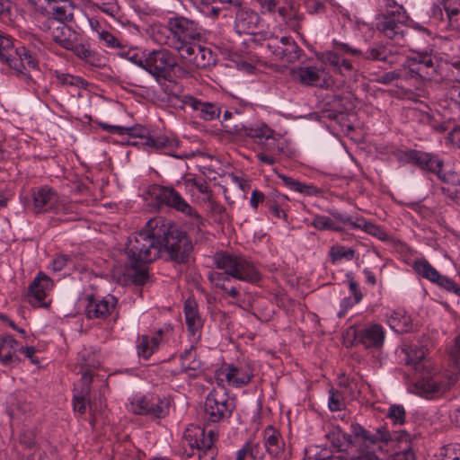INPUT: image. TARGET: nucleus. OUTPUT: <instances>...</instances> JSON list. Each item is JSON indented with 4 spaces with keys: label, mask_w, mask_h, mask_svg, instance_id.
Wrapping results in <instances>:
<instances>
[{
    "label": "nucleus",
    "mask_w": 460,
    "mask_h": 460,
    "mask_svg": "<svg viewBox=\"0 0 460 460\" xmlns=\"http://www.w3.org/2000/svg\"><path fill=\"white\" fill-rule=\"evenodd\" d=\"M146 226L149 230L128 237L125 247L128 267L146 265L162 257L160 220H149Z\"/></svg>",
    "instance_id": "f257e3e1"
},
{
    "label": "nucleus",
    "mask_w": 460,
    "mask_h": 460,
    "mask_svg": "<svg viewBox=\"0 0 460 460\" xmlns=\"http://www.w3.org/2000/svg\"><path fill=\"white\" fill-rule=\"evenodd\" d=\"M353 440L366 447H371L384 444L388 446L393 443L399 445L400 451L394 455V460H413L414 453L410 445V434L405 430L390 432L386 426L381 425L373 430L365 429L358 423L350 426Z\"/></svg>",
    "instance_id": "f03ea898"
},
{
    "label": "nucleus",
    "mask_w": 460,
    "mask_h": 460,
    "mask_svg": "<svg viewBox=\"0 0 460 460\" xmlns=\"http://www.w3.org/2000/svg\"><path fill=\"white\" fill-rule=\"evenodd\" d=\"M160 230L162 256L178 265L187 264L193 251L188 234L172 221L160 220Z\"/></svg>",
    "instance_id": "7ed1b4c3"
},
{
    "label": "nucleus",
    "mask_w": 460,
    "mask_h": 460,
    "mask_svg": "<svg viewBox=\"0 0 460 460\" xmlns=\"http://www.w3.org/2000/svg\"><path fill=\"white\" fill-rule=\"evenodd\" d=\"M217 269L222 270L231 279L251 284L258 283L261 274L257 266L243 255L217 252L213 256Z\"/></svg>",
    "instance_id": "20e7f679"
},
{
    "label": "nucleus",
    "mask_w": 460,
    "mask_h": 460,
    "mask_svg": "<svg viewBox=\"0 0 460 460\" xmlns=\"http://www.w3.org/2000/svg\"><path fill=\"white\" fill-rule=\"evenodd\" d=\"M227 131L239 136L248 137L253 142L261 146L263 150L275 153L279 151V139L275 136V132L269 126L264 123H257L254 125L245 126L242 123L239 124H225L223 125Z\"/></svg>",
    "instance_id": "39448f33"
},
{
    "label": "nucleus",
    "mask_w": 460,
    "mask_h": 460,
    "mask_svg": "<svg viewBox=\"0 0 460 460\" xmlns=\"http://www.w3.org/2000/svg\"><path fill=\"white\" fill-rule=\"evenodd\" d=\"M165 29L169 31L170 35L164 36L160 30L155 34V40L159 44H169L178 38L179 40L199 41L202 37L198 22L183 16L169 18Z\"/></svg>",
    "instance_id": "423d86ee"
},
{
    "label": "nucleus",
    "mask_w": 460,
    "mask_h": 460,
    "mask_svg": "<svg viewBox=\"0 0 460 460\" xmlns=\"http://www.w3.org/2000/svg\"><path fill=\"white\" fill-rule=\"evenodd\" d=\"M184 440L192 449L198 450L199 460H215L217 456V448L215 442L217 435L210 429L206 432L205 428L198 425L188 427L183 435Z\"/></svg>",
    "instance_id": "0eeeda50"
},
{
    "label": "nucleus",
    "mask_w": 460,
    "mask_h": 460,
    "mask_svg": "<svg viewBox=\"0 0 460 460\" xmlns=\"http://www.w3.org/2000/svg\"><path fill=\"white\" fill-rule=\"evenodd\" d=\"M176 66L175 56L166 49H155L146 57L145 70L157 82L170 81L172 77V72Z\"/></svg>",
    "instance_id": "6e6552de"
},
{
    "label": "nucleus",
    "mask_w": 460,
    "mask_h": 460,
    "mask_svg": "<svg viewBox=\"0 0 460 460\" xmlns=\"http://www.w3.org/2000/svg\"><path fill=\"white\" fill-rule=\"evenodd\" d=\"M253 364L249 360H242L234 364H224L216 372L217 384L226 383L234 388H241L249 385L254 376Z\"/></svg>",
    "instance_id": "1a4fd4ad"
},
{
    "label": "nucleus",
    "mask_w": 460,
    "mask_h": 460,
    "mask_svg": "<svg viewBox=\"0 0 460 460\" xmlns=\"http://www.w3.org/2000/svg\"><path fill=\"white\" fill-rule=\"evenodd\" d=\"M234 405L230 402L226 392L213 389L207 395L204 402L205 418L208 422L217 423L229 419Z\"/></svg>",
    "instance_id": "9d476101"
},
{
    "label": "nucleus",
    "mask_w": 460,
    "mask_h": 460,
    "mask_svg": "<svg viewBox=\"0 0 460 460\" xmlns=\"http://www.w3.org/2000/svg\"><path fill=\"white\" fill-rule=\"evenodd\" d=\"M456 378L443 373H433L422 376L415 384L418 394L426 398H436L447 392Z\"/></svg>",
    "instance_id": "9b49d317"
},
{
    "label": "nucleus",
    "mask_w": 460,
    "mask_h": 460,
    "mask_svg": "<svg viewBox=\"0 0 460 460\" xmlns=\"http://www.w3.org/2000/svg\"><path fill=\"white\" fill-rule=\"evenodd\" d=\"M151 193L160 205H165L185 215L200 218L181 195L170 186L154 185Z\"/></svg>",
    "instance_id": "f8f14e48"
},
{
    "label": "nucleus",
    "mask_w": 460,
    "mask_h": 460,
    "mask_svg": "<svg viewBox=\"0 0 460 460\" xmlns=\"http://www.w3.org/2000/svg\"><path fill=\"white\" fill-rule=\"evenodd\" d=\"M132 411L138 415L162 419L169 414L170 402L165 397L157 395H143L137 397L131 402Z\"/></svg>",
    "instance_id": "ddd939ff"
},
{
    "label": "nucleus",
    "mask_w": 460,
    "mask_h": 460,
    "mask_svg": "<svg viewBox=\"0 0 460 460\" xmlns=\"http://www.w3.org/2000/svg\"><path fill=\"white\" fill-rule=\"evenodd\" d=\"M408 19L406 12H398L395 16L380 15L376 28L385 37L394 40L396 44L402 45L405 34L409 30L406 26Z\"/></svg>",
    "instance_id": "4468645a"
},
{
    "label": "nucleus",
    "mask_w": 460,
    "mask_h": 460,
    "mask_svg": "<svg viewBox=\"0 0 460 460\" xmlns=\"http://www.w3.org/2000/svg\"><path fill=\"white\" fill-rule=\"evenodd\" d=\"M348 335L353 336L354 341L366 349H379L385 341V331L379 324H370L359 330L350 327Z\"/></svg>",
    "instance_id": "2eb2a0df"
},
{
    "label": "nucleus",
    "mask_w": 460,
    "mask_h": 460,
    "mask_svg": "<svg viewBox=\"0 0 460 460\" xmlns=\"http://www.w3.org/2000/svg\"><path fill=\"white\" fill-rule=\"evenodd\" d=\"M14 54L15 56L12 59H7L9 67L15 70L18 75H23L28 81H33L31 75L26 74L25 70H40L39 60L35 54L24 46L16 48Z\"/></svg>",
    "instance_id": "dca6fc26"
},
{
    "label": "nucleus",
    "mask_w": 460,
    "mask_h": 460,
    "mask_svg": "<svg viewBox=\"0 0 460 460\" xmlns=\"http://www.w3.org/2000/svg\"><path fill=\"white\" fill-rule=\"evenodd\" d=\"M183 108H190L199 119L209 121L218 119L221 114V107L217 102H203L190 94H184L181 97Z\"/></svg>",
    "instance_id": "f3484780"
},
{
    "label": "nucleus",
    "mask_w": 460,
    "mask_h": 460,
    "mask_svg": "<svg viewBox=\"0 0 460 460\" xmlns=\"http://www.w3.org/2000/svg\"><path fill=\"white\" fill-rule=\"evenodd\" d=\"M409 163L413 164L420 170L432 172L438 176L442 173L444 162L438 155L417 149H410L405 152Z\"/></svg>",
    "instance_id": "a211bd4d"
},
{
    "label": "nucleus",
    "mask_w": 460,
    "mask_h": 460,
    "mask_svg": "<svg viewBox=\"0 0 460 460\" xmlns=\"http://www.w3.org/2000/svg\"><path fill=\"white\" fill-rule=\"evenodd\" d=\"M408 60L417 71L419 81H430L437 75L438 66L434 62V57L428 51H414L409 56Z\"/></svg>",
    "instance_id": "6ab92c4d"
},
{
    "label": "nucleus",
    "mask_w": 460,
    "mask_h": 460,
    "mask_svg": "<svg viewBox=\"0 0 460 460\" xmlns=\"http://www.w3.org/2000/svg\"><path fill=\"white\" fill-rule=\"evenodd\" d=\"M117 304L118 299L110 294L102 298L90 296L85 315L89 319H106L115 310Z\"/></svg>",
    "instance_id": "aec40b11"
},
{
    "label": "nucleus",
    "mask_w": 460,
    "mask_h": 460,
    "mask_svg": "<svg viewBox=\"0 0 460 460\" xmlns=\"http://www.w3.org/2000/svg\"><path fill=\"white\" fill-rule=\"evenodd\" d=\"M43 29L49 31L52 40L65 49H72V41L77 39V34L66 23L55 20H46Z\"/></svg>",
    "instance_id": "412c9836"
},
{
    "label": "nucleus",
    "mask_w": 460,
    "mask_h": 460,
    "mask_svg": "<svg viewBox=\"0 0 460 460\" xmlns=\"http://www.w3.org/2000/svg\"><path fill=\"white\" fill-rule=\"evenodd\" d=\"M276 13L290 30L299 31L304 15L295 7L293 0H279L274 10Z\"/></svg>",
    "instance_id": "4be33fe9"
},
{
    "label": "nucleus",
    "mask_w": 460,
    "mask_h": 460,
    "mask_svg": "<svg viewBox=\"0 0 460 460\" xmlns=\"http://www.w3.org/2000/svg\"><path fill=\"white\" fill-rule=\"evenodd\" d=\"M298 81L305 85L312 87L324 88L328 85V73L323 67L317 66H300L296 71Z\"/></svg>",
    "instance_id": "5701e85b"
},
{
    "label": "nucleus",
    "mask_w": 460,
    "mask_h": 460,
    "mask_svg": "<svg viewBox=\"0 0 460 460\" xmlns=\"http://www.w3.org/2000/svg\"><path fill=\"white\" fill-rule=\"evenodd\" d=\"M33 207L36 213L58 211V196L49 187H40L33 191Z\"/></svg>",
    "instance_id": "b1692460"
},
{
    "label": "nucleus",
    "mask_w": 460,
    "mask_h": 460,
    "mask_svg": "<svg viewBox=\"0 0 460 460\" xmlns=\"http://www.w3.org/2000/svg\"><path fill=\"white\" fill-rule=\"evenodd\" d=\"M18 341L9 334L0 337V362L4 366L13 367L21 362L17 356Z\"/></svg>",
    "instance_id": "393cba45"
},
{
    "label": "nucleus",
    "mask_w": 460,
    "mask_h": 460,
    "mask_svg": "<svg viewBox=\"0 0 460 460\" xmlns=\"http://www.w3.org/2000/svg\"><path fill=\"white\" fill-rule=\"evenodd\" d=\"M52 279L46 274L40 272L29 286L28 296L30 302L32 303L31 299H34L37 303H41L48 293L53 288Z\"/></svg>",
    "instance_id": "a878e982"
},
{
    "label": "nucleus",
    "mask_w": 460,
    "mask_h": 460,
    "mask_svg": "<svg viewBox=\"0 0 460 460\" xmlns=\"http://www.w3.org/2000/svg\"><path fill=\"white\" fill-rule=\"evenodd\" d=\"M262 433L266 452L273 457H280L285 449V442L281 434L270 425L267 426Z\"/></svg>",
    "instance_id": "bb28decb"
},
{
    "label": "nucleus",
    "mask_w": 460,
    "mask_h": 460,
    "mask_svg": "<svg viewBox=\"0 0 460 460\" xmlns=\"http://www.w3.org/2000/svg\"><path fill=\"white\" fill-rule=\"evenodd\" d=\"M428 349L423 345L412 344L402 349L404 355L403 360L406 365L412 366L416 371H420L424 367V359Z\"/></svg>",
    "instance_id": "cd10ccee"
},
{
    "label": "nucleus",
    "mask_w": 460,
    "mask_h": 460,
    "mask_svg": "<svg viewBox=\"0 0 460 460\" xmlns=\"http://www.w3.org/2000/svg\"><path fill=\"white\" fill-rule=\"evenodd\" d=\"M208 279L215 288L221 289L229 296L233 298H238L240 296L238 287L231 285L233 279L226 273L210 270L208 273Z\"/></svg>",
    "instance_id": "c85d7f7f"
},
{
    "label": "nucleus",
    "mask_w": 460,
    "mask_h": 460,
    "mask_svg": "<svg viewBox=\"0 0 460 460\" xmlns=\"http://www.w3.org/2000/svg\"><path fill=\"white\" fill-rule=\"evenodd\" d=\"M163 335V330L159 329L152 337L142 335L137 339V355L144 359H148L159 348Z\"/></svg>",
    "instance_id": "c756f323"
},
{
    "label": "nucleus",
    "mask_w": 460,
    "mask_h": 460,
    "mask_svg": "<svg viewBox=\"0 0 460 460\" xmlns=\"http://www.w3.org/2000/svg\"><path fill=\"white\" fill-rule=\"evenodd\" d=\"M362 57L370 61H382L389 65L395 63V57L386 45L382 43H374L369 46L364 52L361 51Z\"/></svg>",
    "instance_id": "7c9ffc66"
},
{
    "label": "nucleus",
    "mask_w": 460,
    "mask_h": 460,
    "mask_svg": "<svg viewBox=\"0 0 460 460\" xmlns=\"http://www.w3.org/2000/svg\"><path fill=\"white\" fill-rule=\"evenodd\" d=\"M183 311L188 330L192 335H195L203 326V321L199 315L196 301L188 298L184 302Z\"/></svg>",
    "instance_id": "2f4dec72"
},
{
    "label": "nucleus",
    "mask_w": 460,
    "mask_h": 460,
    "mask_svg": "<svg viewBox=\"0 0 460 460\" xmlns=\"http://www.w3.org/2000/svg\"><path fill=\"white\" fill-rule=\"evenodd\" d=\"M142 144L154 151H164L172 156L180 157L179 155L171 154V152L178 146V141L165 135L148 136L145 137Z\"/></svg>",
    "instance_id": "473e14b6"
},
{
    "label": "nucleus",
    "mask_w": 460,
    "mask_h": 460,
    "mask_svg": "<svg viewBox=\"0 0 460 460\" xmlns=\"http://www.w3.org/2000/svg\"><path fill=\"white\" fill-rule=\"evenodd\" d=\"M82 381L84 383L82 390L80 393H75L74 394L73 405L75 411L80 414H84L86 411L87 402L89 404L90 411L93 410V405L87 399V396L90 394V384L93 381L92 374L90 372H85L82 376Z\"/></svg>",
    "instance_id": "72a5a7b5"
},
{
    "label": "nucleus",
    "mask_w": 460,
    "mask_h": 460,
    "mask_svg": "<svg viewBox=\"0 0 460 460\" xmlns=\"http://www.w3.org/2000/svg\"><path fill=\"white\" fill-rule=\"evenodd\" d=\"M326 438L338 452L346 451L355 445L352 433L347 434L339 427H332L326 434Z\"/></svg>",
    "instance_id": "f704fd0d"
},
{
    "label": "nucleus",
    "mask_w": 460,
    "mask_h": 460,
    "mask_svg": "<svg viewBox=\"0 0 460 460\" xmlns=\"http://www.w3.org/2000/svg\"><path fill=\"white\" fill-rule=\"evenodd\" d=\"M260 22L259 15L252 10H241L235 18V26L240 32L254 34Z\"/></svg>",
    "instance_id": "c9c22d12"
},
{
    "label": "nucleus",
    "mask_w": 460,
    "mask_h": 460,
    "mask_svg": "<svg viewBox=\"0 0 460 460\" xmlns=\"http://www.w3.org/2000/svg\"><path fill=\"white\" fill-rule=\"evenodd\" d=\"M438 178L442 181L441 192L451 200L460 199V181L454 172L441 173Z\"/></svg>",
    "instance_id": "e433bc0d"
},
{
    "label": "nucleus",
    "mask_w": 460,
    "mask_h": 460,
    "mask_svg": "<svg viewBox=\"0 0 460 460\" xmlns=\"http://www.w3.org/2000/svg\"><path fill=\"white\" fill-rule=\"evenodd\" d=\"M99 127L104 131L110 134H116L119 136L128 135L132 137H141L145 139V134L146 129L140 125H135L132 127H122V126H115L110 125L105 122H99Z\"/></svg>",
    "instance_id": "4c0bfd02"
},
{
    "label": "nucleus",
    "mask_w": 460,
    "mask_h": 460,
    "mask_svg": "<svg viewBox=\"0 0 460 460\" xmlns=\"http://www.w3.org/2000/svg\"><path fill=\"white\" fill-rule=\"evenodd\" d=\"M217 61V54L211 49L200 45L190 65L198 69H207L214 66Z\"/></svg>",
    "instance_id": "58836bf2"
},
{
    "label": "nucleus",
    "mask_w": 460,
    "mask_h": 460,
    "mask_svg": "<svg viewBox=\"0 0 460 460\" xmlns=\"http://www.w3.org/2000/svg\"><path fill=\"white\" fill-rule=\"evenodd\" d=\"M196 40H174L172 43L166 44L169 48L176 50L181 58L185 59L188 63L192 62L195 57L197 49L200 44L195 42Z\"/></svg>",
    "instance_id": "ea45409f"
},
{
    "label": "nucleus",
    "mask_w": 460,
    "mask_h": 460,
    "mask_svg": "<svg viewBox=\"0 0 460 460\" xmlns=\"http://www.w3.org/2000/svg\"><path fill=\"white\" fill-rule=\"evenodd\" d=\"M181 366L183 372L189 370L201 372L203 363L197 354L196 347L191 345L180 355Z\"/></svg>",
    "instance_id": "a19ab883"
},
{
    "label": "nucleus",
    "mask_w": 460,
    "mask_h": 460,
    "mask_svg": "<svg viewBox=\"0 0 460 460\" xmlns=\"http://www.w3.org/2000/svg\"><path fill=\"white\" fill-rule=\"evenodd\" d=\"M322 60L324 64L332 66L341 74L351 72L353 66L349 60L343 58L337 51H326L323 54Z\"/></svg>",
    "instance_id": "79ce46f5"
},
{
    "label": "nucleus",
    "mask_w": 460,
    "mask_h": 460,
    "mask_svg": "<svg viewBox=\"0 0 460 460\" xmlns=\"http://www.w3.org/2000/svg\"><path fill=\"white\" fill-rule=\"evenodd\" d=\"M278 177L282 181L283 184L291 190L306 196H314L319 193L318 188L313 184H306L282 173H279Z\"/></svg>",
    "instance_id": "37998d69"
},
{
    "label": "nucleus",
    "mask_w": 460,
    "mask_h": 460,
    "mask_svg": "<svg viewBox=\"0 0 460 460\" xmlns=\"http://www.w3.org/2000/svg\"><path fill=\"white\" fill-rule=\"evenodd\" d=\"M73 3L70 0H60L52 8V17L48 20H55L57 22L66 23L73 20Z\"/></svg>",
    "instance_id": "c03bdc74"
},
{
    "label": "nucleus",
    "mask_w": 460,
    "mask_h": 460,
    "mask_svg": "<svg viewBox=\"0 0 460 460\" xmlns=\"http://www.w3.org/2000/svg\"><path fill=\"white\" fill-rule=\"evenodd\" d=\"M352 228L360 229L381 241H385L388 239L387 234L381 226L375 225L372 222L367 221L363 217H356L355 222L352 224Z\"/></svg>",
    "instance_id": "a18cd8bd"
},
{
    "label": "nucleus",
    "mask_w": 460,
    "mask_h": 460,
    "mask_svg": "<svg viewBox=\"0 0 460 460\" xmlns=\"http://www.w3.org/2000/svg\"><path fill=\"white\" fill-rule=\"evenodd\" d=\"M412 268L417 274L429 279L432 283H435L441 276V274H439V272L426 259L415 261Z\"/></svg>",
    "instance_id": "49530a36"
},
{
    "label": "nucleus",
    "mask_w": 460,
    "mask_h": 460,
    "mask_svg": "<svg viewBox=\"0 0 460 460\" xmlns=\"http://www.w3.org/2000/svg\"><path fill=\"white\" fill-rule=\"evenodd\" d=\"M283 42V62L293 63L298 60L303 49L290 37H282Z\"/></svg>",
    "instance_id": "de8ad7c7"
},
{
    "label": "nucleus",
    "mask_w": 460,
    "mask_h": 460,
    "mask_svg": "<svg viewBox=\"0 0 460 460\" xmlns=\"http://www.w3.org/2000/svg\"><path fill=\"white\" fill-rule=\"evenodd\" d=\"M356 251L353 248H346L345 246L335 243L329 251V256L332 263H336L342 260L352 261L355 257Z\"/></svg>",
    "instance_id": "09e8293b"
},
{
    "label": "nucleus",
    "mask_w": 460,
    "mask_h": 460,
    "mask_svg": "<svg viewBox=\"0 0 460 460\" xmlns=\"http://www.w3.org/2000/svg\"><path fill=\"white\" fill-rule=\"evenodd\" d=\"M312 226L320 231L332 230L341 232L343 230V227L338 225L333 219L321 215H316L314 217Z\"/></svg>",
    "instance_id": "8fccbe9b"
},
{
    "label": "nucleus",
    "mask_w": 460,
    "mask_h": 460,
    "mask_svg": "<svg viewBox=\"0 0 460 460\" xmlns=\"http://www.w3.org/2000/svg\"><path fill=\"white\" fill-rule=\"evenodd\" d=\"M392 321L394 323L393 328H394L396 332H407L412 327V322L410 315L400 311L394 312L392 314Z\"/></svg>",
    "instance_id": "3c124183"
},
{
    "label": "nucleus",
    "mask_w": 460,
    "mask_h": 460,
    "mask_svg": "<svg viewBox=\"0 0 460 460\" xmlns=\"http://www.w3.org/2000/svg\"><path fill=\"white\" fill-rule=\"evenodd\" d=\"M243 448L245 450L247 456L252 460H263L265 456V449L260 442L249 439L244 443Z\"/></svg>",
    "instance_id": "603ef678"
},
{
    "label": "nucleus",
    "mask_w": 460,
    "mask_h": 460,
    "mask_svg": "<svg viewBox=\"0 0 460 460\" xmlns=\"http://www.w3.org/2000/svg\"><path fill=\"white\" fill-rule=\"evenodd\" d=\"M443 7L446 12L448 25L454 30H458L460 27V22L458 20V15L460 13L459 7L451 6L450 4H447V1L443 3Z\"/></svg>",
    "instance_id": "864d4df0"
},
{
    "label": "nucleus",
    "mask_w": 460,
    "mask_h": 460,
    "mask_svg": "<svg viewBox=\"0 0 460 460\" xmlns=\"http://www.w3.org/2000/svg\"><path fill=\"white\" fill-rule=\"evenodd\" d=\"M400 72V78L405 80V81H411L413 80L417 84H421L423 81H419V75L420 74H417V71L412 66L411 62L408 60V58L405 60L402 67L399 69Z\"/></svg>",
    "instance_id": "5fc2aeb1"
},
{
    "label": "nucleus",
    "mask_w": 460,
    "mask_h": 460,
    "mask_svg": "<svg viewBox=\"0 0 460 460\" xmlns=\"http://www.w3.org/2000/svg\"><path fill=\"white\" fill-rule=\"evenodd\" d=\"M405 415L404 407L402 405L394 404L389 408L386 417L390 419L394 424L402 425L405 421Z\"/></svg>",
    "instance_id": "6e6d98bb"
},
{
    "label": "nucleus",
    "mask_w": 460,
    "mask_h": 460,
    "mask_svg": "<svg viewBox=\"0 0 460 460\" xmlns=\"http://www.w3.org/2000/svg\"><path fill=\"white\" fill-rule=\"evenodd\" d=\"M144 266L130 267L132 273H128V276L136 285H144L148 279V271Z\"/></svg>",
    "instance_id": "4d7b16f0"
},
{
    "label": "nucleus",
    "mask_w": 460,
    "mask_h": 460,
    "mask_svg": "<svg viewBox=\"0 0 460 460\" xmlns=\"http://www.w3.org/2000/svg\"><path fill=\"white\" fill-rule=\"evenodd\" d=\"M13 47V40L8 36L0 35V58L7 64V59H12L13 55L10 53Z\"/></svg>",
    "instance_id": "13d9d810"
},
{
    "label": "nucleus",
    "mask_w": 460,
    "mask_h": 460,
    "mask_svg": "<svg viewBox=\"0 0 460 460\" xmlns=\"http://www.w3.org/2000/svg\"><path fill=\"white\" fill-rule=\"evenodd\" d=\"M328 406L332 411H341L344 407L342 394L338 390H330Z\"/></svg>",
    "instance_id": "bf43d9fd"
},
{
    "label": "nucleus",
    "mask_w": 460,
    "mask_h": 460,
    "mask_svg": "<svg viewBox=\"0 0 460 460\" xmlns=\"http://www.w3.org/2000/svg\"><path fill=\"white\" fill-rule=\"evenodd\" d=\"M435 284L447 291L453 292L456 296H460V287L452 279L441 275Z\"/></svg>",
    "instance_id": "052dcab7"
},
{
    "label": "nucleus",
    "mask_w": 460,
    "mask_h": 460,
    "mask_svg": "<svg viewBox=\"0 0 460 460\" xmlns=\"http://www.w3.org/2000/svg\"><path fill=\"white\" fill-rule=\"evenodd\" d=\"M283 42L284 41H282L281 37L279 40L278 38H274L267 43V48L270 49L272 55L275 56L276 59L280 61H283Z\"/></svg>",
    "instance_id": "680f3d73"
},
{
    "label": "nucleus",
    "mask_w": 460,
    "mask_h": 460,
    "mask_svg": "<svg viewBox=\"0 0 460 460\" xmlns=\"http://www.w3.org/2000/svg\"><path fill=\"white\" fill-rule=\"evenodd\" d=\"M72 49H67L66 50L72 51L76 57H78L80 59L84 60L87 56H89L92 49H90L89 46L87 44L84 43H77L76 40H74L72 41Z\"/></svg>",
    "instance_id": "e2e57ef3"
},
{
    "label": "nucleus",
    "mask_w": 460,
    "mask_h": 460,
    "mask_svg": "<svg viewBox=\"0 0 460 460\" xmlns=\"http://www.w3.org/2000/svg\"><path fill=\"white\" fill-rule=\"evenodd\" d=\"M35 432L32 429L24 430L20 436V443L26 448L34 449L37 447Z\"/></svg>",
    "instance_id": "0e129e2a"
},
{
    "label": "nucleus",
    "mask_w": 460,
    "mask_h": 460,
    "mask_svg": "<svg viewBox=\"0 0 460 460\" xmlns=\"http://www.w3.org/2000/svg\"><path fill=\"white\" fill-rule=\"evenodd\" d=\"M438 460H460V446H448Z\"/></svg>",
    "instance_id": "69168bd1"
},
{
    "label": "nucleus",
    "mask_w": 460,
    "mask_h": 460,
    "mask_svg": "<svg viewBox=\"0 0 460 460\" xmlns=\"http://www.w3.org/2000/svg\"><path fill=\"white\" fill-rule=\"evenodd\" d=\"M56 77L62 85H78L81 78L69 74L56 72Z\"/></svg>",
    "instance_id": "338daca9"
},
{
    "label": "nucleus",
    "mask_w": 460,
    "mask_h": 460,
    "mask_svg": "<svg viewBox=\"0 0 460 460\" xmlns=\"http://www.w3.org/2000/svg\"><path fill=\"white\" fill-rule=\"evenodd\" d=\"M99 38L100 40H103L108 47L120 48L119 40L108 31H102L99 32Z\"/></svg>",
    "instance_id": "774afa93"
}]
</instances>
